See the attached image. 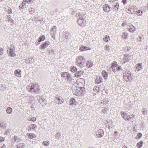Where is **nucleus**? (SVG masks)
<instances>
[{
    "label": "nucleus",
    "mask_w": 148,
    "mask_h": 148,
    "mask_svg": "<svg viewBox=\"0 0 148 148\" xmlns=\"http://www.w3.org/2000/svg\"><path fill=\"white\" fill-rule=\"evenodd\" d=\"M76 17L78 18L77 23L81 26L83 27L86 24V21L83 17V15L79 13H77L75 15Z\"/></svg>",
    "instance_id": "nucleus-1"
},
{
    "label": "nucleus",
    "mask_w": 148,
    "mask_h": 148,
    "mask_svg": "<svg viewBox=\"0 0 148 148\" xmlns=\"http://www.w3.org/2000/svg\"><path fill=\"white\" fill-rule=\"evenodd\" d=\"M123 76L124 79L127 82H130L132 79L131 72L128 70L124 71L123 73Z\"/></svg>",
    "instance_id": "nucleus-2"
},
{
    "label": "nucleus",
    "mask_w": 148,
    "mask_h": 148,
    "mask_svg": "<svg viewBox=\"0 0 148 148\" xmlns=\"http://www.w3.org/2000/svg\"><path fill=\"white\" fill-rule=\"evenodd\" d=\"M85 62V59L82 56H79L77 59L76 64L81 68H82L84 66Z\"/></svg>",
    "instance_id": "nucleus-3"
},
{
    "label": "nucleus",
    "mask_w": 148,
    "mask_h": 148,
    "mask_svg": "<svg viewBox=\"0 0 148 148\" xmlns=\"http://www.w3.org/2000/svg\"><path fill=\"white\" fill-rule=\"evenodd\" d=\"M38 86L39 85L37 84H30L29 85L27 90L31 92H34V90H36Z\"/></svg>",
    "instance_id": "nucleus-4"
},
{
    "label": "nucleus",
    "mask_w": 148,
    "mask_h": 148,
    "mask_svg": "<svg viewBox=\"0 0 148 148\" xmlns=\"http://www.w3.org/2000/svg\"><path fill=\"white\" fill-rule=\"evenodd\" d=\"M60 36H61L62 37L63 39H69L71 38V36L69 32L64 31L62 33H61Z\"/></svg>",
    "instance_id": "nucleus-5"
},
{
    "label": "nucleus",
    "mask_w": 148,
    "mask_h": 148,
    "mask_svg": "<svg viewBox=\"0 0 148 148\" xmlns=\"http://www.w3.org/2000/svg\"><path fill=\"white\" fill-rule=\"evenodd\" d=\"M34 0H23L22 3L21 4L19 5V8L23 9L26 7V3L30 4L32 3Z\"/></svg>",
    "instance_id": "nucleus-6"
},
{
    "label": "nucleus",
    "mask_w": 148,
    "mask_h": 148,
    "mask_svg": "<svg viewBox=\"0 0 148 148\" xmlns=\"http://www.w3.org/2000/svg\"><path fill=\"white\" fill-rule=\"evenodd\" d=\"M130 60L131 58L130 56L128 54H125L124 55L123 59L121 62L122 64H124L128 62Z\"/></svg>",
    "instance_id": "nucleus-7"
},
{
    "label": "nucleus",
    "mask_w": 148,
    "mask_h": 148,
    "mask_svg": "<svg viewBox=\"0 0 148 148\" xmlns=\"http://www.w3.org/2000/svg\"><path fill=\"white\" fill-rule=\"evenodd\" d=\"M73 93L77 96H80L82 94V92L79 90V88H76V89L73 88V87L71 88Z\"/></svg>",
    "instance_id": "nucleus-8"
},
{
    "label": "nucleus",
    "mask_w": 148,
    "mask_h": 148,
    "mask_svg": "<svg viewBox=\"0 0 148 148\" xmlns=\"http://www.w3.org/2000/svg\"><path fill=\"white\" fill-rule=\"evenodd\" d=\"M112 9V8L107 4H105L103 6V11L106 12H110Z\"/></svg>",
    "instance_id": "nucleus-9"
},
{
    "label": "nucleus",
    "mask_w": 148,
    "mask_h": 148,
    "mask_svg": "<svg viewBox=\"0 0 148 148\" xmlns=\"http://www.w3.org/2000/svg\"><path fill=\"white\" fill-rule=\"evenodd\" d=\"M104 131L101 129L98 130L96 132V135L99 138H101L104 135Z\"/></svg>",
    "instance_id": "nucleus-10"
},
{
    "label": "nucleus",
    "mask_w": 148,
    "mask_h": 148,
    "mask_svg": "<svg viewBox=\"0 0 148 148\" xmlns=\"http://www.w3.org/2000/svg\"><path fill=\"white\" fill-rule=\"evenodd\" d=\"M64 100L62 97H59L57 96L56 97V103L58 104H61L62 103Z\"/></svg>",
    "instance_id": "nucleus-11"
},
{
    "label": "nucleus",
    "mask_w": 148,
    "mask_h": 148,
    "mask_svg": "<svg viewBox=\"0 0 148 148\" xmlns=\"http://www.w3.org/2000/svg\"><path fill=\"white\" fill-rule=\"evenodd\" d=\"M111 67L114 73H115L117 71V68H118L117 64L115 62H113L112 65Z\"/></svg>",
    "instance_id": "nucleus-12"
},
{
    "label": "nucleus",
    "mask_w": 148,
    "mask_h": 148,
    "mask_svg": "<svg viewBox=\"0 0 148 148\" xmlns=\"http://www.w3.org/2000/svg\"><path fill=\"white\" fill-rule=\"evenodd\" d=\"M52 37L54 39L55 38V33H56V26H53L52 27L50 32Z\"/></svg>",
    "instance_id": "nucleus-13"
},
{
    "label": "nucleus",
    "mask_w": 148,
    "mask_h": 148,
    "mask_svg": "<svg viewBox=\"0 0 148 148\" xmlns=\"http://www.w3.org/2000/svg\"><path fill=\"white\" fill-rule=\"evenodd\" d=\"M61 76L62 77H65L68 79H69L70 77V75L68 72H65L64 73H62Z\"/></svg>",
    "instance_id": "nucleus-14"
},
{
    "label": "nucleus",
    "mask_w": 148,
    "mask_h": 148,
    "mask_svg": "<svg viewBox=\"0 0 148 148\" xmlns=\"http://www.w3.org/2000/svg\"><path fill=\"white\" fill-rule=\"evenodd\" d=\"M37 126L35 124L30 125L28 127L29 128V131H30L32 130H35L37 128Z\"/></svg>",
    "instance_id": "nucleus-15"
},
{
    "label": "nucleus",
    "mask_w": 148,
    "mask_h": 148,
    "mask_svg": "<svg viewBox=\"0 0 148 148\" xmlns=\"http://www.w3.org/2000/svg\"><path fill=\"white\" fill-rule=\"evenodd\" d=\"M38 102L42 106L45 105L47 103V101L42 98L38 100Z\"/></svg>",
    "instance_id": "nucleus-16"
},
{
    "label": "nucleus",
    "mask_w": 148,
    "mask_h": 148,
    "mask_svg": "<svg viewBox=\"0 0 148 148\" xmlns=\"http://www.w3.org/2000/svg\"><path fill=\"white\" fill-rule=\"evenodd\" d=\"M83 74V71H79L77 72L75 74V76L79 78Z\"/></svg>",
    "instance_id": "nucleus-17"
},
{
    "label": "nucleus",
    "mask_w": 148,
    "mask_h": 148,
    "mask_svg": "<svg viewBox=\"0 0 148 148\" xmlns=\"http://www.w3.org/2000/svg\"><path fill=\"white\" fill-rule=\"evenodd\" d=\"M49 42L48 41L46 42L42 45L40 46L41 49H45L49 45Z\"/></svg>",
    "instance_id": "nucleus-18"
},
{
    "label": "nucleus",
    "mask_w": 148,
    "mask_h": 148,
    "mask_svg": "<svg viewBox=\"0 0 148 148\" xmlns=\"http://www.w3.org/2000/svg\"><path fill=\"white\" fill-rule=\"evenodd\" d=\"M102 82V78L100 76H97L95 79V82L97 84H99Z\"/></svg>",
    "instance_id": "nucleus-19"
},
{
    "label": "nucleus",
    "mask_w": 148,
    "mask_h": 148,
    "mask_svg": "<svg viewBox=\"0 0 148 148\" xmlns=\"http://www.w3.org/2000/svg\"><path fill=\"white\" fill-rule=\"evenodd\" d=\"M15 75L18 77H21V71L19 69H18L15 70L14 71Z\"/></svg>",
    "instance_id": "nucleus-20"
},
{
    "label": "nucleus",
    "mask_w": 148,
    "mask_h": 148,
    "mask_svg": "<svg viewBox=\"0 0 148 148\" xmlns=\"http://www.w3.org/2000/svg\"><path fill=\"white\" fill-rule=\"evenodd\" d=\"M136 68L139 71L141 69L143 68L142 64V63H139L135 65Z\"/></svg>",
    "instance_id": "nucleus-21"
},
{
    "label": "nucleus",
    "mask_w": 148,
    "mask_h": 148,
    "mask_svg": "<svg viewBox=\"0 0 148 148\" xmlns=\"http://www.w3.org/2000/svg\"><path fill=\"white\" fill-rule=\"evenodd\" d=\"M34 62V60L32 58H28L25 60V62L27 64H31Z\"/></svg>",
    "instance_id": "nucleus-22"
},
{
    "label": "nucleus",
    "mask_w": 148,
    "mask_h": 148,
    "mask_svg": "<svg viewBox=\"0 0 148 148\" xmlns=\"http://www.w3.org/2000/svg\"><path fill=\"white\" fill-rule=\"evenodd\" d=\"M120 114H121L122 117L126 121V118L127 115V114L126 113L121 111L120 112Z\"/></svg>",
    "instance_id": "nucleus-23"
},
{
    "label": "nucleus",
    "mask_w": 148,
    "mask_h": 148,
    "mask_svg": "<svg viewBox=\"0 0 148 148\" xmlns=\"http://www.w3.org/2000/svg\"><path fill=\"white\" fill-rule=\"evenodd\" d=\"M10 53L9 54L10 55V56L12 57H14L15 56V54L14 53V50L12 49L11 48L10 49Z\"/></svg>",
    "instance_id": "nucleus-24"
},
{
    "label": "nucleus",
    "mask_w": 148,
    "mask_h": 148,
    "mask_svg": "<svg viewBox=\"0 0 148 148\" xmlns=\"http://www.w3.org/2000/svg\"><path fill=\"white\" fill-rule=\"evenodd\" d=\"M102 75L103 77L105 79H106L108 78V73L105 71H103L102 72Z\"/></svg>",
    "instance_id": "nucleus-25"
},
{
    "label": "nucleus",
    "mask_w": 148,
    "mask_h": 148,
    "mask_svg": "<svg viewBox=\"0 0 148 148\" xmlns=\"http://www.w3.org/2000/svg\"><path fill=\"white\" fill-rule=\"evenodd\" d=\"M45 39V37L43 35L41 36H40L39 38V39L38 40V42H37V43L38 44H39L40 42L44 40Z\"/></svg>",
    "instance_id": "nucleus-26"
},
{
    "label": "nucleus",
    "mask_w": 148,
    "mask_h": 148,
    "mask_svg": "<svg viewBox=\"0 0 148 148\" xmlns=\"http://www.w3.org/2000/svg\"><path fill=\"white\" fill-rule=\"evenodd\" d=\"M100 90V87L99 86H95L93 88V90L94 92H98L99 90Z\"/></svg>",
    "instance_id": "nucleus-27"
},
{
    "label": "nucleus",
    "mask_w": 148,
    "mask_h": 148,
    "mask_svg": "<svg viewBox=\"0 0 148 148\" xmlns=\"http://www.w3.org/2000/svg\"><path fill=\"white\" fill-rule=\"evenodd\" d=\"M89 48L86 47L82 46L80 48V50L82 51H83L86 50H89Z\"/></svg>",
    "instance_id": "nucleus-28"
},
{
    "label": "nucleus",
    "mask_w": 148,
    "mask_h": 148,
    "mask_svg": "<svg viewBox=\"0 0 148 148\" xmlns=\"http://www.w3.org/2000/svg\"><path fill=\"white\" fill-rule=\"evenodd\" d=\"M93 64L91 61L90 60L87 62L86 66L88 67H90L92 66Z\"/></svg>",
    "instance_id": "nucleus-29"
},
{
    "label": "nucleus",
    "mask_w": 148,
    "mask_h": 148,
    "mask_svg": "<svg viewBox=\"0 0 148 148\" xmlns=\"http://www.w3.org/2000/svg\"><path fill=\"white\" fill-rule=\"evenodd\" d=\"M27 135L28 136V137L31 139H32L34 138L35 136V134L33 133H28L27 134Z\"/></svg>",
    "instance_id": "nucleus-30"
},
{
    "label": "nucleus",
    "mask_w": 148,
    "mask_h": 148,
    "mask_svg": "<svg viewBox=\"0 0 148 148\" xmlns=\"http://www.w3.org/2000/svg\"><path fill=\"white\" fill-rule=\"evenodd\" d=\"M136 28L134 27L132 25H131L130 26L129 31L130 32H132L135 30Z\"/></svg>",
    "instance_id": "nucleus-31"
},
{
    "label": "nucleus",
    "mask_w": 148,
    "mask_h": 148,
    "mask_svg": "<svg viewBox=\"0 0 148 148\" xmlns=\"http://www.w3.org/2000/svg\"><path fill=\"white\" fill-rule=\"evenodd\" d=\"M12 109L11 108L8 107L6 109V112L7 113L10 114L12 111Z\"/></svg>",
    "instance_id": "nucleus-32"
},
{
    "label": "nucleus",
    "mask_w": 148,
    "mask_h": 148,
    "mask_svg": "<svg viewBox=\"0 0 148 148\" xmlns=\"http://www.w3.org/2000/svg\"><path fill=\"white\" fill-rule=\"evenodd\" d=\"M20 138L17 136H14L13 138V140L14 142L18 143L20 140Z\"/></svg>",
    "instance_id": "nucleus-33"
},
{
    "label": "nucleus",
    "mask_w": 148,
    "mask_h": 148,
    "mask_svg": "<svg viewBox=\"0 0 148 148\" xmlns=\"http://www.w3.org/2000/svg\"><path fill=\"white\" fill-rule=\"evenodd\" d=\"M40 86H39L36 89V90H34V93L36 94H38L40 93Z\"/></svg>",
    "instance_id": "nucleus-34"
},
{
    "label": "nucleus",
    "mask_w": 148,
    "mask_h": 148,
    "mask_svg": "<svg viewBox=\"0 0 148 148\" xmlns=\"http://www.w3.org/2000/svg\"><path fill=\"white\" fill-rule=\"evenodd\" d=\"M131 10H132V12L131 13V14H133L134 12H135V11L136 10V6L134 7V6H133L131 8Z\"/></svg>",
    "instance_id": "nucleus-35"
},
{
    "label": "nucleus",
    "mask_w": 148,
    "mask_h": 148,
    "mask_svg": "<svg viewBox=\"0 0 148 148\" xmlns=\"http://www.w3.org/2000/svg\"><path fill=\"white\" fill-rule=\"evenodd\" d=\"M103 39L104 41L106 42H107L110 40V37L109 36L106 35L105 36V37Z\"/></svg>",
    "instance_id": "nucleus-36"
},
{
    "label": "nucleus",
    "mask_w": 148,
    "mask_h": 148,
    "mask_svg": "<svg viewBox=\"0 0 148 148\" xmlns=\"http://www.w3.org/2000/svg\"><path fill=\"white\" fill-rule=\"evenodd\" d=\"M143 144V141H141L140 142H139L137 143L136 145L137 147L138 148H140L142 146Z\"/></svg>",
    "instance_id": "nucleus-37"
},
{
    "label": "nucleus",
    "mask_w": 148,
    "mask_h": 148,
    "mask_svg": "<svg viewBox=\"0 0 148 148\" xmlns=\"http://www.w3.org/2000/svg\"><path fill=\"white\" fill-rule=\"evenodd\" d=\"M28 120L32 121L34 122L36 121V118L35 117H29L28 118Z\"/></svg>",
    "instance_id": "nucleus-38"
},
{
    "label": "nucleus",
    "mask_w": 148,
    "mask_h": 148,
    "mask_svg": "<svg viewBox=\"0 0 148 148\" xmlns=\"http://www.w3.org/2000/svg\"><path fill=\"white\" fill-rule=\"evenodd\" d=\"M132 117L133 116L132 115H127L126 118V121H129L132 119Z\"/></svg>",
    "instance_id": "nucleus-39"
},
{
    "label": "nucleus",
    "mask_w": 148,
    "mask_h": 148,
    "mask_svg": "<svg viewBox=\"0 0 148 148\" xmlns=\"http://www.w3.org/2000/svg\"><path fill=\"white\" fill-rule=\"evenodd\" d=\"M128 34L127 33H124L122 35V38L124 39H127Z\"/></svg>",
    "instance_id": "nucleus-40"
},
{
    "label": "nucleus",
    "mask_w": 148,
    "mask_h": 148,
    "mask_svg": "<svg viewBox=\"0 0 148 148\" xmlns=\"http://www.w3.org/2000/svg\"><path fill=\"white\" fill-rule=\"evenodd\" d=\"M119 4L118 3H116L114 6V9L115 11H118V7Z\"/></svg>",
    "instance_id": "nucleus-41"
},
{
    "label": "nucleus",
    "mask_w": 148,
    "mask_h": 148,
    "mask_svg": "<svg viewBox=\"0 0 148 148\" xmlns=\"http://www.w3.org/2000/svg\"><path fill=\"white\" fill-rule=\"evenodd\" d=\"M25 145L24 143L19 144L18 145L17 148H24Z\"/></svg>",
    "instance_id": "nucleus-42"
},
{
    "label": "nucleus",
    "mask_w": 148,
    "mask_h": 148,
    "mask_svg": "<svg viewBox=\"0 0 148 148\" xmlns=\"http://www.w3.org/2000/svg\"><path fill=\"white\" fill-rule=\"evenodd\" d=\"M29 12L30 14H32L34 13L35 11V9L34 8H30L29 9Z\"/></svg>",
    "instance_id": "nucleus-43"
},
{
    "label": "nucleus",
    "mask_w": 148,
    "mask_h": 148,
    "mask_svg": "<svg viewBox=\"0 0 148 148\" xmlns=\"http://www.w3.org/2000/svg\"><path fill=\"white\" fill-rule=\"evenodd\" d=\"M144 39V37L143 36H139L137 38V40L139 41H141L143 40Z\"/></svg>",
    "instance_id": "nucleus-44"
},
{
    "label": "nucleus",
    "mask_w": 148,
    "mask_h": 148,
    "mask_svg": "<svg viewBox=\"0 0 148 148\" xmlns=\"http://www.w3.org/2000/svg\"><path fill=\"white\" fill-rule=\"evenodd\" d=\"M71 71L73 72H75L77 71V69L74 66H71Z\"/></svg>",
    "instance_id": "nucleus-45"
},
{
    "label": "nucleus",
    "mask_w": 148,
    "mask_h": 148,
    "mask_svg": "<svg viewBox=\"0 0 148 148\" xmlns=\"http://www.w3.org/2000/svg\"><path fill=\"white\" fill-rule=\"evenodd\" d=\"M75 99H71L70 101V105L72 106L74 104L75 102Z\"/></svg>",
    "instance_id": "nucleus-46"
},
{
    "label": "nucleus",
    "mask_w": 148,
    "mask_h": 148,
    "mask_svg": "<svg viewBox=\"0 0 148 148\" xmlns=\"http://www.w3.org/2000/svg\"><path fill=\"white\" fill-rule=\"evenodd\" d=\"M143 12L140 10H138L136 13V15L137 16H140L143 14Z\"/></svg>",
    "instance_id": "nucleus-47"
},
{
    "label": "nucleus",
    "mask_w": 148,
    "mask_h": 148,
    "mask_svg": "<svg viewBox=\"0 0 148 148\" xmlns=\"http://www.w3.org/2000/svg\"><path fill=\"white\" fill-rule=\"evenodd\" d=\"M8 20L9 21H10L11 23H14V20L11 18V16L10 15H8Z\"/></svg>",
    "instance_id": "nucleus-48"
},
{
    "label": "nucleus",
    "mask_w": 148,
    "mask_h": 148,
    "mask_svg": "<svg viewBox=\"0 0 148 148\" xmlns=\"http://www.w3.org/2000/svg\"><path fill=\"white\" fill-rule=\"evenodd\" d=\"M77 88H79V90L82 92V94L83 93L85 90V89L84 87H78Z\"/></svg>",
    "instance_id": "nucleus-49"
},
{
    "label": "nucleus",
    "mask_w": 148,
    "mask_h": 148,
    "mask_svg": "<svg viewBox=\"0 0 148 148\" xmlns=\"http://www.w3.org/2000/svg\"><path fill=\"white\" fill-rule=\"evenodd\" d=\"M43 144L45 146H47L49 145V141H47L43 142Z\"/></svg>",
    "instance_id": "nucleus-50"
},
{
    "label": "nucleus",
    "mask_w": 148,
    "mask_h": 148,
    "mask_svg": "<svg viewBox=\"0 0 148 148\" xmlns=\"http://www.w3.org/2000/svg\"><path fill=\"white\" fill-rule=\"evenodd\" d=\"M126 11L127 13L129 14H131V13L132 12V11L131 8H128Z\"/></svg>",
    "instance_id": "nucleus-51"
},
{
    "label": "nucleus",
    "mask_w": 148,
    "mask_h": 148,
    "mask_svg": "<svg viewBox=\"0 0 148 148\" xmlns=\"http://www.w3.org/2000/svg\"><path fill=\"white\" fill-rule=\"evenodd\" d=\"M5 140L4 137H0V143L3 141Z\"/></svg>",
    "instance_id": "nucleus-52"
},
{
    "label": "nucleus",
    "mask_w": 148,
    "mask_h": 148,
    "mask_svg": "<svg viewBox=\"0 0 148 148\" xmlns=\"http://www.w3.org/2000/svg\"><path fill=\"white\" fill-rule=\"evenodd\" d=\"M3 49L1 48H0V55H1L3 53Z\"/></svg>",
    "instance_id": "nucleus-53"
},
{
    "label": "nucleus",
    "mask_w": 148,
    "mask_h": 148,
    "mask_svg": "<svg viewBox=\"0 0 148 148\" xmlns=\"http://www.w3.org/2000/svg\"><path fill=\"white\" fill-rule=\"evenodd\" d=\"M7 12L8 14H12V10L10 8V9H9L8 10H7Z\"/></svg>",
    "instance_id": "nucleus-54"
},
{
    "label": "nucleus",
    "mask_w": 148,
    "mask_h": 148,
    "mask_svg": "<svg viewBox=\"0 0 148 148\" xmlns=\"http://www.w3.org/2000/svg\"><path fill=\"white\" fill-rule=\"evenodd\" d=\"M0 127H2L3 128H4L6 126L5 125V124H4L3 123H1L0 124Z\"/></svg>",
    "instance_id": "nucleus-55"
},
{
    "label": "nucleus",
    "mask_w": 148,
    "mask_h": 148,
    "mask_svg": "<svg viewBox=\"0 0 148 148\" xmlns=\"http://www.w3.org/2000/svg\"><path fill=\"white\" fill-rule=\"evenodd\" d=\"M117 66H118V68H117V71H120V70H122V68H121V66L119 65H118L117 64Z\"/></svg>",
    "instance_id": "nucleus-56"
},
{
    "label": "nucleus",
    "mask_w": 148,
    "mask_h": 148,
    "mask_svg": "<svg viewBox=\"0 0 148 148\" xmlns=\"http://www.w3.org/2000/svg\"><path fill=\"white\" fill-rule=\"evenodd\" d=\"M142 134L141 133H138V134L137 136H138V138H140L142 136Z\"/></svg>",
    "instance_id": "nucleus-57"
},
{
    "label": "nucleus",
    "mask_w": 148,
    "mask_h": 148,
    "mask_svg": "<svg viewBox=\"0 0 148 148\" xmlns=\"http://www.w3.org/2000/svg\"><path fill=\"white\" fill-rule=\"evenodd\" d=\"M106 47L107 51H109V50L110 49V46L108 45H106Z\"/></svg>",
    "instance_id": "nucleus-58"
},
{
    "label": "nucleus",
    "mask_w": 148,
    "mask_h": 148,
    "mask_svg": "<svg viewBox=\"0 0 148 148\" xmlns=\"http://www.w3.org/2000/svg\"><path fill=\"white\" fill-rule=\"evenodd\" d=\"M109 102L108 101H103V104H106L108 103Z\"/></svg>",
    "instance_id": "nucleus-59"
},
{
    "label": "nucleus",
    "mask_w": 148,
    "mask_h": 148,
    "mask_svg": "<svg viewBox=\"0 0 148 148\" xmlns=\"http://www.w3.org/2000/svg\"><path fill=\"white\" fill-rule=\"evenodd\" d=\"M60 136V134L59 133H57L56 134V138L58 137L59 138Z\"/></svg>",
    "instance_id": "nucleus-60"
},
{
    "label": "nucleus",
    "mask_w": 148,
    "mask_h": 148,
    "mask_svg": "<svg viewBox=\"0 0 148 148\" xmlns=\"http://www.w3.org/2000/svg\"><path fill=\"white\" fill-rule=\"evenodd\" d=\"M122 2L125 5L127 2V0H122Z\"/></svg>",
    "instance_id": "nucleus-61"
},
{
    "label": "nucleus",
    "mask_w": 148,
    "mask_h": 148,
    "mask_svg": "<svg viewBox=\"0 0 148 148\" xmlns=\"http://www.w3.org/2000/svg\"><path fill=\"white\" fill-rule=\"evenodd\" d=\"M1 148H6L5 145H3L1 147Z\"/></svg>",
    "instance_id": "nucleus-62"
},
{
    "label": "nucleus",
    "mask_w": 148,
    "mask_h": 148,
    "mask_svg": "<svg viewBox=\"0 0 148 148\" xmlns=\"http://www.w3.org/2000/svg\"><path fill=\"white\" fill-rule=\"evenodd\" d=\"M31 107L32 110L34 109V108L33 105H32V106H31Z\"/></svg>",
    "instance_id": "nucleus-63"
},
{
    "label": "nucleus",
    "mask_w": 148,
    "mask_h": 148,
    "mask_svg": "<svg viewBox=\"0 0 148 148\" xmlns=\"http://www.w3.org/2000/svg\"><path fill=\"white\" fill-rule=\"evenodd\" d=\"M122 148H127V147L126 146H123L122 147Z\"/></svg>",
    "instance_id": "nucleus-64"
}]
</instances>
